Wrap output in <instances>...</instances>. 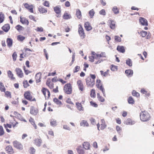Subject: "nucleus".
Here are the masks:
<instances>
[{"label":"nucleus","mask_w":154,"mask_h":154,"mask_svg":"<svg viewBox=\"0 0 154 154\" xmlns=\"http://www.w3.org/2000/svg\"><path fill=\"white\" fill-rule=\"evenodd\" d=\"M140 118L141 121L143 122H146L149 120L150 116L147 111H142L140 112Z\"/></svg>","instance_id":"1"},{"label":"nucleus","mask_w":154,"mask_h":154,"mask_svg":"<svg viewBox=\"0 0 154 154\" xmlns=\"http://www.w3.org/2000/svg\"><path fill=\"white\" fill-rule=\"evenodd\" d=\"M64 92L67 94H71L72 92V87L70 84H66L64 87Z\"/></svg>","instance_id":"2"},{"label":"nucleus","mask_w":154,"mask_h":154,"mask_svg":"<svg viewBox=\"0 0 154 154\" xmlns=\"http://www.w3.org/2000/svg\"><path fill=\"white\" fill-rule=\"evenodd\" d=\"M86 85L88 87H92L95 84V81L91 79L89 77H88L86 79Z\"/></svg>","instance_id":"3"},{"label":"nucleus","mask_w":154,"mask_h":154,"mask_svg":"<svg viewBox=\"0 0 154 154\" xmlns=\"http://www.w3.org/2000/svg\"><path fill=\"white\" fill-rule=\"evenodd\" d=\"M79 26L78 32L81 38L83 39L85 38V36L84 30L81 25H79Z\"/></svg>","instance_id":"4"},{"label":"nucleus","mask_w":154,"mask_h":154,"mask_svg":"<svg viewBox=\"0 0 154 154\" xmlns=\"http://www.w3.org/2000/svg\"><path fill=\"white\" fill-rule=\"evenodd\" d=\"M15 70L17 74L18 77L21 78L23 77V73L22 70L20 68H17L15 69Z\"/></svg>","instance_id":"5"},{"label":"nucleus","mask_w":154,"mask_h":154,"mask_svg":"<svg viewBox=\"0 0 154 154\" xmlns=\"http://www.w3.org/2000/svg\"><path fill=\"white\" fill-rule=\"evenodd\" d=\"M24 5L25 7L28 9L30 12L33 13V6L32 5H29L28 4L26 3L24 4Z\"/></svg>","instance_id":"6"},{"label":"nucleus","mask_w":154,"mask_h":154,"mask_svg":"<svg viewBox=\"0 0 154 154\" xmlns=\"http://www.w3.org/2000/svg\"><path fill=\"white\" fill-rule=\"evenodd\" d=\"M139 22L142 25L147 26L148 25L147 20L144 18L140 17Z\"/></svg>","instance_id":"7"},{"label":"nucleus","mask_w":154,"mask_h":154,"mask_svg":"<svg viewBox=\"0 0 154 154\" xmlns=\"http://www.w3.org/2000/svg\"><path fill=\"white\" fill-rule=\"evenodd\" d=\"M24 95L25 98L28 100H31L32 98V97L29 91L25 92Z\"/></svg>","instance_id":"8"},{"label":"nucleus","mask_w":154,"mask_h":154,"mask_svg":"<svg viewBox=\"0 0 154 154\" xmlns=\"http://www.w3.org/2000/svg\"><path fill=\"white\" fill-rule=\"evenodd\" d=\"M13 145L14 147L19 149H22V145L20 143L18 142L17 140H15L13 142Z\"/></svg>","instance_id":"9"},{"label":"nucleus","mask_w":154,"mask_h":154,"mask_svg":"<svg viewBox=\"0 0 154 154\" xmlns=\"http://www.w3.org/2000/svg\"><path fill=\"white\" fill-rule=\"evenodd\" d=\"M30 113L32 115H36L38 113V109L32 106L30 108Z\"/></svg>","instance_id":"10"},{"label":"nucleus","mask_w":154,"mask_h":154,"mask_svg":"<svg viewBox=\"0 0 154 154\" xmlns=\"http://www.w3.org/2000/svg\"><path fill=\"white\" fill-rule=\"evenodd\" d=\"M34 143L35 144L38 146H40L41 145L42 140L40 138H37L34 140Z\"/></svg>","instance_id":"11"},{"label":"nucleus","mask_w":154,"mask_h":154,"mask_svg":"<svg viewBox=\"0 0 154 154\" xmlns=\"http://www.w3.org/2000/svg\"><path fill=\"white\" fill-rule=\"evenodd\" d=\"M108 23L109 24L110 27L112 29H114L115 28V22L112 20H109Z\"/></svg>","instance_id":"12"},{"label":"nucleus","mask_w":154,"mask_h":154,"mask_svg":"<svg viewBox=\"0 0 154 154\" xmlns=\"http://www.w3.org/2000/svg\"><path fill=\"white\" fill-rule=\"evenodd\" d=\"M116 49L120 52L122 53H125V48L123 46H118Z\"/></svg>","instance_id":"13"},{"label":"nucleus","mask_w":154,"mask_h":154,"mask_svg":"<svg viewBox=\"0 0 154 154\" xmlns=\"http://www.w3.org/2000/svg\"><path fill=\"white\" fill-rule=\"evenodd\" d=\"M77 83L79 89L82 91H83L84 86L82 81L81 80H79L77 81Z\"/></svg>","instance_id":"14"},{"label":"nucleus","mask_w":154,"mask_h":154,"mask_svg":"<svg viewBox=\"0 0 154 154\" xmlns=\"http://www.w3.org/2000/svg\"><path fill=\"white\" fill-rule=\"evenodd\" d=\"M6 150L10 154H11L14 153L13 149L11 146L10 145L7 146L5 148Z\"/></svg>","instance_id":"15"},{"label":"nucleus","mask_w":154,"mask_h":154,"mask_svg":"<svg viewBox=\"0 0 154 154\" xmlns=\"http://www.w3.org/2000/svg\"><path fill=\"white\" fill-rule=\"evenodd\" d=\"M83 147L86 150L89 149L90 147V145L89 143L85 142L82 144Z\"/></svg>","instance_id":"16"},{"label":"nucleus","mask_w":154,"mask_h":154,"mask_svg":"<svg viewBox=\"0 0 154 154\" xmlns=\"http://www.w3.org/2000/svg\"><path fill=\"white\" fill-rule=\"evenodd\" d=\"M125 73L127 74V76L130 77L133 75V71L131 69L126 70L125 71Z\"/></svg>","instance_id":"17"},{"label":"nucleus","mask_w":154,"mask_h":154,"mask_svg":"<svg viewBox=\"0 0 154 154\" xmlns=\"http://www.w3.org/2000/svg\"><path fill=\"white\" fill-rule=\"evenodd\" d=\"M2 28L5 32H7L10 29L9 25L8 24H5L2 27Z\"/></svg>","instance_id":"18"},{"label":"nucleus","mask_w":154,"mask_h":154,"mask_svg":"<svg viewBox=\"0 0 154 154\" xmlns=\"http://www.w3.org/2000/svg\"><path fill=\"white\" fill-rule=\"evenodd\" d=\"M80 125L83 127H88L89 126L88 123L85 120H82L80 123Z\"/></svg>","instance_id":"19"},{"label":"nucleus","mask_w":154,"mask_h":154,"mask_svg":"<svg viewBox=\"0 0 154 154\" xmlns=\"http://www.w3.org/2000/svg\"><path fill=\"white\" fill-rule=\"evenodd\" d=\"M6 42L8 46L10 48L12 45L13 41L10 38H7V39Z\"/></svg>","instance_id":"20"},{"label":"nucleus","mask_w":154,"mask_h":154,"mask_svg":"<svg viewBox=\"0 0 154 154\" xmlns=\"http://www.w3.org/2000/svg\"><path fill=\"white\" fill-rule=\"evenodd\" d=\"M20 21L22 23L26 24L27 25H28L29 23L28 21L26 18H22L21 17H20Z\"/></svg>","instance_id":"21"},{"label":"nucleus","mask_w":154,"mask_h":154,"mask_svg":"<svg viewBox=\"0 0 154 154\" xmlns=\"http://www.w3.org/2000/svg\"><path fill=\"white\" fill-rule=\"evenodd\" d=\"M85 27L87 31H89L92 29L88 22H86L85 23Z\"/></svg>","instance_id":"22"},{"label":"nucleus","mask_w":154,"mask_h":154,"mask_svg":"<svg viewBox=\"0 0 154 154\" xmlns=\"http://www.w3.org/2000/svg\"><path fill=\"white\" fill-rule=\"evenodd\" d=\"M125 124L127 125H132L135 123V122L134 121H132L130 119H128L125 122Z\"/></svg>","instance_id":"23"},{"label":"nucleus","mask_w":154,"mask_h":154,"mask_svg":"<svg viewBox=\"0 0 154 154\" xmlns=\"http://www.w3.org/2000/svg\"><path fill=\"white\" fill-rule=\"evenodd\" d=\"M82 146H79L76 148V150L77 151L78 153L79 154H84V150L82 149Z\"/></svg>","instance_id":"24"},{"label":"nucleus","mask_w":154,"mask_h":154,"mask_svg":"<svg viewBox=\"0 0 154 154\" xmlns=\"http://www.w3.org/2000/svg\"><path fill=\"white\" fill-rule=\"evenodd\" d=\"M54 10L55 13L57 14H59L61 12L60 6H57L54 8Z\"/></svg>","instance_id":"25"},{"label":"nucleus","mask_w":154,"mask_h":154,"mask_svg":"<svg viewBox=\"0 0 154 154\" xmlns=\"http://www.w3.org/2000/svg\"><path fill=\"white\" fill-rule=\"evenodd\" d=\"M41 73L39 72L37 73L35 76V78L36 79V82L38 83L40 82V79L41 78Z\"/></svg>","instance_id":"26"},{"label":"nucleus","mask_w":154,"mask_h":154,"mask_svg":"<svg viewBox=\"0 0 154 154\" xmlns=\"http://www.w3.org/2000/svg\"><path fill=\"white\" fill-rule=\"evenodd\" d=\"M7 73L8 77L11 80H14L15 79V78L13 77V74L11 71L8 70Z\"/></svg>","instance_id":"27"},{"label":"nucleus","mask_w":154,"mask_h":154,"mask_svg":"<svg viewBox=\"0 0 154 154\" xmlns=\"http://www.w3.org/2000/svg\"><path fill=\"white\" fill-rule=\"evenodd\" d=\"M50 125L53 127H54L57 125V121L54 119H51L50 120Z\"/></svg>","instance_id":"28"},{"label":"nucleus","mask_w":154,"mask_h":154,"mask_svg":"<svg viewBox=\"0 0 154 154\" xmlns=\"http://www.w3.org/2000/svg\"><path fill=\"white\" fill-rule=\"evenodd\" d=\"M76 16L79 19H80L81 17V12L79 9H77L76 13Z\"/></svg>","instance_id":"29"},{"label":"nucleus","mask_w":154,"mask_h":154,"mask_svg":"<svg viewBox=\"0 0 154 154\" xmlns=\"http://www.w3.org/2000/svg\"><path fill=\"white\" fill-rule=\"evenodd\" d=\"M71 17L70 15L68 14L67 13H65L63 16V18L65 20H67L71 18Z\"/></svg>","instance_id":"30"},{"label":"nucleus","mask_w":154,"mask_h":154,"mask_svg":"<svg viewBox=\"0 0 154 154\" xmlns=\"http://www.w3.org/2000/svg\"><path fill=\"white\" fill-rule=\"evenodd\" d=\"M76 105L77 106L78 109L79 111H82L83 109V108L82 107V105L80 103H76Z\"/></svg>","instance_id":"31"},{"label":"nucleus","mask_w":154,"mask_h":154,"mask_svg":"<svg viewBox=\"0 0 154 154\" xmlns=\"http://www.w3.org/2000/svg\"><path fill=\"white\" fill-rule=\"evenodd\" d=\"M95 14V12L93 9L90 11L89 12V14L91 18L93 17Z\"/></svg>","instance_id":"32"},{"label":"nucleus","mask_w":154,"mask_h":154,"mask_svg":"<svg viewBox=\"0 0 154 154\" xmlns=\"http://www.w3.org/2000/svg\"><path fill=\"white\" fill-rule=\"evenodd\" d=\"M126 63L129 66H132V62L131 60L129 58H128L126 60Z\"/></svg>","instance_id":"33"},{"label":"nucleus","mask_w":154,"mask_h":154,"mask_svg":"<svg viewBox=\"0 0 154 154\" xmlns=\"http://www.w3.org/2000/svg\"><path fill=\"white\" fill-rule=\"evenodd\" d=\"M4 18V14L2 12H0V23L3 22Z\"/></svg>","instance_id":"34"},{"label":"nucleus","mask_w":154,"mask_h":154,"mask_svg":"<svg viewBox=\"0 0 154 154\" xmlns=\"http://www.w3.org/2000/svg\"><path fill=\"white\" fill-rule=\"evenodd\" d=\"M112 11L115 14H117L119 13V11L116 6H114L113 7Z\"/></svg>","instance_id":"35"},{"label":"nucleus","mask_w":154,"mask_h":154,"mask_svg":"<svg viewBox=\"0 0 154 154\" xmlns=\"http://www.w3.org/2000/svg\"><path fill=\"white\" fill-rule=\"evenodd\" d=\"M53 101L54 103L57 105H60L62 104V103L61 101L59 100L58 99L56 98H54V99Z\"/></svg>","instance_id":"36"},{"label":"nucleus","mask_w":154,"mask_h":154,"mask_svg":"<svg viewBox=\"0 0 154 154\" xmlns=\"http://www.w3.org/2000/svg\"><path fill=\"white\" fill-rule=\"evenodd\" d=\"M29 121L31 123L33 127L35 128V129H37V126L35 124L34 119L32 118H30L29 119Z\"/></svg>","instance_id":"37"},{"label":"nucleus","mask_w":154,"mask_h":154,"mask_svg":"<svg viewBox=\"0 0 154 154\" xmlns=\"http://www.w3.org/2000/svg\"><path fill=\"white\" fill-rule=\"evenodd\" d=\"M15 28L18 31H20L23 30L24 28L20 25H17L16 27Z\"/></svg>","instance_id":"38"},{"label":"nucleus","mask_w":154,"mask_h":154,"mask_svg":"<svg viewBox=\"0 0 154 154\" xmlns=\"http://www.w3.org/2000/svg\"><path fill=\"white\" fill-rule=\"evenodd\" d=\"M96 85L97 86V87L100 90L102 91V92H103V91H105L102 85H101L100 86V84H96Z\"/></svg>","instance_id":"39"},{"label":"nucleus","mask_w":154,"mask_h":154,"mask_svg":"<svg viewBox=\"0 0 154 154\" xmlns=\"http://www.w3.org/2000/svg\"><path fill=\"white\" fill-rule=\"evenodd\" d=\"M128 102L129 103L133 104L134 103V101L132 97H130L128 99Z\"/></svg>","instance_id":"40"},{"label":"nucleus","mask_w":154,"mask_h":154,"mask_svg":"<svg viewBox=\"0 0 154 154\" xmlns=\"http://www.w3.org/2000/svg\"><path fill=\"white\" fill-rule=\"evenodd\" d=\"M42 91L43 94L45 96V97H46V92L47 91L48 94H49V93H50V92L49 91L45 88H43L42 89Z\"/></svg>","instance_id":"41"},{"label":"nucleus","mask_w":154,"mask_h":154,"mask_svg":"<svg viewBox=\"0 0 154 154\" xmlns=\"http://www.w3.org/2000/svg\"><path fill=\"white\" fill-rule=\"evenodd\" d=\"M109 71V70L107 69L106 71L105 72H104L103 71H100V72L102 75H103L104 76H106L108 75Z\"/></svg>","instance_id":"42"},{"label":"nucleus","mask_w":154,"mask_h":154,"mask_svg":"<svg viewBox=\"0 0 154 154\" xmlns=\"http://www.w3.org/2000/svg\"><path fill=\"white\" fill-rule=\"evenodd\" d=\"M35 149L33 147H30L29 152L30 154H35Z\"/></svg>","instance_id":"43"},{"label":"nucleus","mask_w":154,"mask_h":154,"mask_svg":"<svg viewBox=\"0 0 154 154\" xmlns=\"http://www.w3.org/2000/svg\"><path fill=\"white\" fill-rule=\"evenodd\" d=\"M39 11L40 12L42 13H46L47 12V10L45 9L42 7H40L39 8Z\"/></svg>","instance_id":"44"},{"label":"nucleus","mask_w":154,"mask_h":154,"mask_svg":"<svg viewBox=\"0 0 154 154\" xmlns=\"http://www.w3.org/2000/svg\"><path fill=\"white\" fill-rule=\"evenodd\" d=\"M97 98L101 102H103L104 101V99L103 98V97L101 96L98 93L97 94Z\"/></svg>","instance_id":"45"},{"label":"nucleus","mask_w":154,"mask_h":154,"mask_svg":"<svg viewBox=\"0 0 154 154\" xmlns=\"http://www.w3.org/2000/svg\"><path fill=\"white\" fill-rule=\"evenodd\" d=\"M25 39V37L21 35H19L17 36V39L18 40L22 41Z\"/></svg>","instance_id":"46"},{"label":"nucleus","mask_w":154,"mask_h":154,"mask_svg":"<svg viewBox=\"0 0 154 154\" xmlns=\"http://www.w3.org/2000/svg\"><path fill=\"white\" fill-rule=\"evenodd\" d=\"M132 94L133 96L137 97L140 96L139 94L134 90H133V91L132 92Z\"/></svg>","instance_id":"47"},{"label":"nucleus","mask_w":154,"mask_h":154,"mask_svg":"<svg viewBox=\"0 0 154 154\" xmlns=\"http://www.w3.org/2000/svg\"><path fill=\"white\" fill-rule=\"evenodd\" d=\"M5 96L7 97H9L10 98H11V94L10 92L8 91H6L5 92Z\"/></svg>","instance_id":"48"},{"label":"nucleus","mask_w":154,"mask_h":154,"mask_svg":"<svg viewBox=\"0 0 154 154\" xmlns=\"http://www.w3.org/2000/svg\"><path fill=\"white\" fill-rule=\"evenodd\" d=\"M141 35L143 37H145L147 34V32L142 31L140 32Z\"/></svg>","instance_id":"49"},{"label":"nucleus","mask_w":154,"mask_h":154,"mask_svg":"<svg viewBox=\"0 0 154 154\" xmlns=\"http://www.w3.org/2000/svg\"><path fill=\"white\" fill-rule=\"evenodd\" d=\"M95 91L94 90L92 89L91 91V97H94L95 96Z\"/></svg>","instance_id":"50"},{"label":"nucleus","mask_w":154,"mask_h":154,"mask_svg":"<svg viewBox=\"0 0 154 154\" xmlns=\"http://www.w3.org/2000/svg\"><path fill=\"white\" fill-rule=\"evenodd\" d=\"M4 134V132L3 130V127L0 126V136L3 135Z\"/></svg>","instance_id":"51"},{"label":"nucleus","mask_w":154,"mask_h":154,"mask_svg":"<svg viewBox=\"0 0 154 154\" xmlns=\"http://www.w3.org/2000/svg\"><path fill=\"white\" fill-rule=\"evenodd\" d=\"M111 69L112 71H114L117 70V68L116 66L112 65H111Z\"/></svg>","instance_id":"52"},{"label":"nucleus","mask_w":154,"mask_h":154,"mask_svg":"<svg viewBox=\"0 0 154 154\" xmlns=\"http://www.w3.org/2000/svg\"><path fill=\"white\" fill-rule=\"evenodd\" d=\"M12 57L13 58V60L15 61L16 60V58L17 57V54L16 52H14L13 53Z\"/></svg>","instance_id":"53"},{"label":"nucleus","mask_w":154,"mask_h":154,"mask_svg":"<svg viewBox=\"0 0 154 154\" xmlns=\"http://www.w3.org/2000/svg\"><path fill=\"white\" fill-rule=\"evenodd\" d=\"M23 86L25 88H27L29 85L27 80L23 82Z\"/></svg>","instance_id":"54"},{"label":"nucleus","mask_w":154,"mask_h":154,"mask_svg":"<svg viewBox=\"0 0 154 154\" xmlns=\"http://www.w3.org/2000/svg\"><path fill=\"white\" fill-rule=\"evenodd\" d=\"M115 40L117 42H120L121 41V38L118 36H115Z\"/></svg>","instance_id":"55"},{"label":"nucleus","mask_w":154,"mask_h":154,"mask_svg":"<svg viewBox=\"0 0 154 154\" xmlns=\"http://www.w3.org/2000/svg\"><path fill=\"white\" fill-rule=\"evenodd\" d=\"M99 14L105 16L106 15V12L104 9H102L99 12Z\"/></svg>","instance_id":"56"},{"label":"nucleus","mask_w":154,"mask_h":154,"mask_svg":"<svg viewBox=\"0 0 154 154\" xmlns=\"http://www.w3.org/2000/svg\"><path fill=\"white\" fill-rule=\"evenodd\" d=\"M99 56L100 57H106V53L105 52H101V53L100 54H99Z\"/></svg>","instance_id":"57"},{"label":"nucleus","mask_w":154,"mask_h":154,"mask_svg":"<svg viewBox=\"0 0 154 154\" xmlns=\"http://www.w3.org/2000/svg\"><path fill=\"white\" fill-rule=\"evenodd\" d=\"M80 68V66H77L75 68L74 70V72H78Z\"/></svg>","instance_id":"58"},{"label":"nucleus","mask_w":154,"mask_h":154,"mask_svg":"<svg viewBox=\"0 0 154 154\" xmlns=\"http://www.w3.org/2000/svg\"><path fill=\"white\" fill-rule=\"evenodd\" d=\"M91 105L93 106L97 107V105L95 103L91 101L90 102Z\"/></svg>","instance_id":"59"},{"label":"nucleus","mask_w":154,"mask_h":154,"mask_svg":"<svg viewBox=\"0 0 154 154\" xmlns=\"http://www.w3.org/2000/svg\"><path fill=\"white\" fill-rule=\"evenodd\" d=\"M35 30L38 32H42L43 31V28L41 27H37V29Z\"/></svg>","instance_id":"60"},{"label":"nucleus","mask_w":154,"mask_h":154,"mask_svg":"<svg viewBox=\"0 0 154 154\" xmlns=\"http://www.w3.org/2000/svg\"><path fill=\"white\" fill-rule=\"evenodd\" d=\"M89 60L91 62H93L94 61V56H91L89 57Z\"/></svg>","instance_id":"61"},{"label":"nucleus","mask_w":154,"mask_h":154,"mask_svg":"<svg viewBox=\"0 0 154 154\" xmlns=\"http://www.w3.org/2000/svg\"><path fill=\"white\" fill-rule=\"evenodd\" d=\"M63 129L67 130L69 131L70 130V128L67 125H63Z\"/></svg>","instance_id":"62"},{"label":"nucleus","mask_w":154,"mask_h":154,"mask_svg":"<svg viewBox=\"0 0 154 154\" xmlns=\"http://www.w3.org/2000/svg\"><path fill=\"white\" fill-rule=\"evenodd\" d=\"M23 68L25 73L26 75H28L29 73H30V72H29L28 70H26L25 69V66H23Z\"/></svg>","instance_id":"63"},{"label":"nucleus","mask_w":154,"mask_h":154,"mask_svg":"<svg viewBox=\"0 0 154 154\" xmlns=\"http://www.w3.org/2000/svg\"><path fill=\"white\" fill-rule=\"evenodd\" d=\"M90 120L91 121V123L93 125H95V120L94 119L91 118L90 119Z\"/></svg>","instance_id":"64"}]
</instances>
